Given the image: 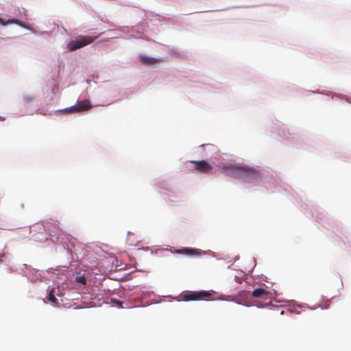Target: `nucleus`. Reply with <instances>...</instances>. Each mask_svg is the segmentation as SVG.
<instances>
[{"mask_svg":"<svg viewBox=\"0 0 351 351\" xmlns=\"http://www.w3.org/2000/svg\"><path fill=\"white\" fill-rule=\"evenodd\" d=\"M112 302L114 303V304H117L119 307H122V305H123V302H121L119 300H117L116 299H112Z\"/></svg>","mask_w":351,"mask_h":351,"instance_id":"13","label":"nucleus"},{"mask_svg":"<svg viewBox=\"0 0 351 351\" xmlns=\"http://www.w3.org/2000/svg\"><path fill=\"white\" fill-rule=\"evenodd\" d=\"M195 169L201 173H209L212 172L213 165L205 160L191 161Z\"/></svg>","mask_w":351,"mask_h":351,"instance_id":"5","label":"nucleus"},{"mask_svg":"<svg viewBox=\"0 0 351 351\" xmlns=\"http://www.w3.org/2000/svg\"><path fill=\"white\" fill-rule=\"evenodd\" d=\"M53 228L55 230H53V229L49 230V234L51 237H56L58 239L62 231L57 226H53Z\"/></svg>","mask_w":351,"mask_h":351,"instance_id":"9","label":"nucleus"},{"mask_svg":"<svg viewBox=\"0 0 351 351\" xmlns=\"http://www.w3.org/2000/svg\"><path fill=\"white\" fill-rule=\"evenodd\" d=\"M221 171L227 175L245 182L252 181L259 176L258 172L254 168L241 165H224L221 167Z\"/></svg>","mask_w":351,"mask_h":351,"instance_id":"1","label":"nucleus"},{"mask_svg":"<svg viewBox=\"0 0 351 351\" xmlns=\"http://www.w3.org/2000/svg\"><path fill=\"white\" fill-rule=\"evenodd\" d=\"M211 293L208 291H189L180 295L181 300L185 302L199 300L204 298H208Z\"/></svg>","mask_w":351,"mask_h":351,"instance_id":"3","label":"nucleus"},{"mask_svg":"<svg viewBox=\"0 0 351 351\" xmlns=\"http://www.w3.org/2000/svg\"><path fill=\"white\" fill-rule=\"evenodd\" d=\"M176 252L177 254H184L186 255H195L200 254L199 252H198L197 250L188 247L176 250Z\"/></svg>","mask_w":351,"mask_h":351,"instance_id":"8","label":"nucleus"},{"mask_svg":"<svg viewBox=\"0 0 351 351\" xmlns=\"http://www.w3.org/2000/svg\"><path fill=\"white\" fill-rule=\"evenodd\" d=\"M91 107L92 106L88 100H84L79 101L77 104L71 106V108L64 109V111L67 112H80L84 110H87Z\"/></svg>","mask_w":351,"mask_h":351,"instance_id":"4","label":"nucleus"},{"mask_svg":"<svg viewBox=\"0 0 351 351\" xmlns=\"http://www.w3.org/2000/svg\"><path fill=\"white\" fill-rule=\"evenodd\" d=\"M75 281L77 283H80V284H82V285H86V279L84 276V275L83 274H78L77 275V276L75 278Z\"/></svg>","mask_w":351,"mask_h":351,"instance_id":"11","label":"nucleus"},{"mask_svg":"<svg viewBox=\"0 0 351 351\" xmlns=\"http://www.w3.org/2000/svg\"><path fill=\"white\" fill-rule=\"evenodd\" d=\"M139 58L141 62L145 65H152L162 62V59L150 58L143 55L140 56Z\"/></svg>","mask_w":351,"mask_h":351,"instance_id":"6","label":"nucleus"},{"mask_svg":"<svg viewBox=\"0 0 351 351\" xmlns=\"http://www.w3.org/2000/svg\"><path fill=\"white\" fill-rule=\"evenodd\" d=\"M0 24L2 25H7L8 24H17L19 25L20 23L16 19H10L6 21L5 19L0 17Z\"/></svg>","mask_w":351,"mask_h":351,"instance_id":"10","label":"nucleus"},{"mask_svg":"<svg viewBox=\"0 0 351 351\" xmlns=\"http://www.w3.org/2000/svg\"><path fill=\"white\" fill-rule=\"evenodd\" d=\"M98 36H80L78 38L75 40H72L67 44V49L73 51L78 49H80L83 47H85L90 43H92L94 40L97 38Z\"/></svg>","mask_w":351,"mask_h":351,"instance_id":"2","label":"nucleus"},{"mask_svg":"<svg viewBox=\"0 0 351 351\" xmlns=\"http://www.w3.org/2000/svg\"><path fill=\"white\" fill-rule=\"evenodd\" d=\"M252 295L254 298H261L263 299H267L269 295V292L264 289L258 288V289H255L252 291Z\"/></svg>","mask_w":351,"mask_h":351,"instance_id":"7","label":"nucleus"},{"mask_svg":"<svg viewBox=\"0 0 351 351\" xmlns=\"http://www.w3.org/2000/svg\"><path fill=\"white\" fill-rule=\"evenodd\" d=\"M54 289H52L49 293V295L47 297V299L48 300H49L51 302L53 303V304H56L58 302V300L57 298L55 297L54 295Z\"/></svg>","mask_w":351,"mask_h":351,"instance_id":"12","label":"nucleus"}]
</instances>
